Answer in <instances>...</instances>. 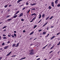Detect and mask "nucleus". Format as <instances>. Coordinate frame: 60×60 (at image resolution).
Instances as JSON below:
<instances>
[{
  "mask_svg": "<svg viewBox=\"0 0 60 60\" xmlns=\"http://www.w3.org/2000/svg\"><path fill=\"white\" fill-rule=\"evenodd\" d=\"M23 13H21L19 16V17L20 18V17H22L23 15Z\"/></svg>",
  "mask_w": 60,
  "mask_h": 60,
  "instance_id": "nucleus-1",
  "label": "nucleus"
},
{
  "mask_svg": "<svg viewBox=\"0 0 60 60\" xmlns=\"http://www.w3.org/2000/svg\"><path fill=\"white\" fill-rule=\"evenodd\" d=\"M51 5L53 7H54V2H52Z\"/></svg>",
  "mask_w": 60,
  "mask_h": 60,
  "instance_id": "nucleus-2",
  "label": "nucleus"
},
{
  "mask_svg": "<svg viewBox=\"0 0 60 60\" xmlns=\"http://www.w3.org/2000/svg\"><path fill=\"white\" fill-rule=\"evenodd\" d=\"M34 53L33 52H31L29 53V54L31 55H34Z\"/></svg>",
  "mask_w": 60,
  "mask_h": 60,
  "instance_id": "nucleus-3",
  "label": "nucleus"
},
{
  "mask_svg": "<svg viewBox=\"0 0 60 60\" xmlns=\"http://www.w3.org/2000/svg\"><path fill=\"white\" fill-rule=\"evenodd\" d=\"M58 1V0H56L55 1V4H58V2H57Z\"/></svg>",
  "mask_w": 60,
  "mask_h": 60,
  "instance_id": "nucleus-4",
  "label": "nucleus"
},
{
  "mask_svg": "<svg viewBox=\"0 0 60 60\" xmlns=\"http://www.w3.org/2000/svg\"><path fill=\"white\" fill-rule=\"evenodd\" d=\"M29 51L30 52H33L34 51V49H32L31 50H29Z\"/></svg>",
  "mask_w": 60,
  "mask_h": 60,
  "instance_id": "nucleus-5",
  "label": "nucleus"
},
{
  "mask_svg": "<svg viewBox=\"0 0 60 60\" xmlns=\"http://www.w3.org/2000/svg\"><path fill=\"white\" fill-rule=\"evenodd\" d=\"M9 47V46L8 45L5 47L4 48V49H7Z\"/></svg>",
  "mask_w": 60,
  "mask_h": 60,
  "instance_id": "nucleus-6",
  "label": "nucleus"
},
{
  "mask_svg": "<svg viewBox=\"0 0 60 60\" xmlns=\"http://www.w3.org/2000/svg\"><path fill=\"white\" fill-rule=\"evenodd\" d=\"M11 52H10L9 53V54H7V56H9V55H11Z\"/></svg>",
  "mask_w": 60,
  "mask_h": 60,
  "instance_id": "nucleus-7",
  "label": "nucleus"
},
{
  "mask_svg": "<svg viewBox=\"0 0 60 60\" xmlns=\"http://www.w3.org/2000/svg\"><path fill=\"white\" fill-rule=\"evenodd\" d=\"M30 4L31 5H36V3H34L33 4Z\"/></svg>",
  "mask_w": 60,
  "mask_h": 60,
  "instance_id": "nucleus-8",
  "label": "nucleus"
},
{
  "mask_svg": "<svg viewBox=\"0 0 60 60\" xmlns=\"http://www.w3.org/2000/svg\"><path fill=\"white\" fill-rule=\"evenodd\" d=\"M39 17L38 18L39 19H41V14H40L39 15Z\"/></svg>",
  "mask_w": 60,
  "mask_h": 60,
  "instance_id": "nucleus-9",
  "label": "nucleus"
},
{
  "mask_svg": "<svg viewBox=\"0 0 60 60\" xmlns=\"http://www.w3.org/2000/svg\"><path fill=\"white\" fill-rule=\"evenodd\" d=\"M19 43H18L16 45V46L15 47H19Z\"/></svg>",
  "mask_w": 60,
  "mask_h": 60,
  "instance_id": "nucleus-10",
  "label": "nucleus"
},
{
  "mask_svg": "<svg viewBox=\"0 0 60 60\" xmlns=\"http://www.w3.org/2000/svg\"><path fill=\"white\" fill-rule=\"evenodd\" d=\"M55 36H54L52 37L51 38V40H52L53 39H54V38H55Z\"/></svg>",
  "mask_w": 60,
  "mask_h": 60,
  "instance_id": "nucleus-11",
  "label": "nucleus"
},
{
  "mask_svg": "<svg viewBox=\"0 0 60 60\" xmlns=\"http://www.w3.org/2000/svg\"><path fill=\"white\" fill-rule=\"evenodd\" d=\"M35 15H35H36V14L35 13H33V14H31V16H33V15Z\"/></svg>",
  "mask_w": 60,
  "mask_h": 60,
  "instance_id": "nucleus-12",
  "label": "nucleus"
},
{
  "mask_svg": "<svg viewBox=\"0 0 60 60\" xmlns=\"http://www.w3.org/2000/svg\"><path fill=\"white\" fill-rule=\"evenodd\" d=\"M49 34H47V35L46 36H45V38L46 37V38H47V37H48V36H49Z\"/></svg>",
  "mask_w": 60,
  "mask_h": 60,
  "instance_id": "nucleus-13",
  "label": "nucleus"
},
{
  "mask_svg": "<svg viewBox=\"0 0 60 60\" xmlns=\"http://www.w3.org/2000/svg\"><path fill=\"white\" fill-rule=\"evenodd\" d=\"M34 31L32 32L30 34V35H32V34H34Z\"/></svg>",
  "mask_w": 60,
  "mask_h": 60,
  "instance_id": "nucleus-14",
  "label": "nucleus"
},
{
  "mask_svg": "<svg viewBox=\"0 0 60 60\" xmlns=\"http://www.w3.org/2000/svg\"><path fill=\"white\" fill-rule=\"evenodd\" d=\"M48 23V22H46V23L45 24H44V25H43V26L44 27V26H45V25H47V23Z\"/></svg>",
  "mask_w": 60,
  "mask_h": 60,
  "instance_id": "nucleus-15",
  "label": "nucleus"
},
{
  "mask_svg": "<svg viewBox=\"0 0 60 60\" xmlns=\"http://www.w3.org/2000/svg\"><path fill=\"white\" fill-rule=\"evenodd\" d=\"M45 16V15L44 14H43L42 15V18H43Z\"/></svg>",
  "mask_w": 60,
  "mask_h": 60,
  "instance_id": "nucleus-16",
  "label": "nucleus"
},
{
  "mask_svg": "<svg viewBox=\"0 0 60 60\" xmlns=\"http://www.w3.org/2000/svg\"><path fill=\"white\" fill-rule=\"evenodd\" d=\"M32 10H34V11H35V8H34L33 9H31V11H32Z\"/></svg>",
  "mask_w": 60,
  "mask_h": 60,
  "instance_id": "nucleus-17",
  "label": "nucleus"
},
{
  "mask_svg": "<svg viewBox=\"0 0 60 60\" xmlns=\"http://www.w3.org/2000/svg\"><path fill=\"white\" fill-rule=\"evenodd\" d=\"M17 17V15H15L13 16L14 18H16Z\"/></svg>",
  "mask_w": 60,
  "mask_h": 60,
  "instance_id": "nucleus-18",
  "label": "nucleus"
},
{
  "mask_svg": "<svg viewBox=\"0 0 60 60\" xmlns=\"http://www.w3.org/2000/svg\"><path fill=\"white\" fill-rule=\"evenodd\" d=\"M54 47V45H53L52 46V47L50 49H52V48H53Z\"/></svg>",
  "mask_w": 60,
  "mask_h": 60,
  "instance_id": "nucleus-19",
  "label": "nucleus"
},
{
  "mask_svg": "<svg viewBox=\"0 0 60 60\" xmlns=\"http://www.w3.org/2000/svg\"><path fill=\"white\" fill-rule=\"evenodd\" d=\"M37 25H35L34 26V29L35 28H36V27H37Z\"/></svg>",
  "mask_w": 60,
  "mask_h": 60,
  "instance_id": "nucleus-20",
  "label": "nucleus"
},
{
  "mask_svg": "<svg viewBox=\"0 0 60 60\" xmlns=\"http://www.w3.org/2000/svg\"><path fill=\"white\" fill-rule=\"evenodd\" d=\"M16 46V44H14L12 46V47H15Z\"/></svg>",
  "mask_w": 60,
  "mask_h": 60,
  "instance_id": "nucleus-21",
  "label": "nucleus"
},
{
  "mask_svg": "<svg viewBox=\"0 0 60 60\" xmlns=\"http://www.w3.org/2000/svg\"><path fill=\"white\" fill-rule=\"evenodd\" d=\"M48 8L49 9H51L52 8H51L50 6H49Z\"/></svg>",
  "mask_w": 60,
  "mask_h": 60,
  "instance_id": "nucleus-22",
  "label": "nucleus"
},
{
  "mask_svg": "<svg viewBox=\"0 0 60 60\" xmlns=\"http://www.w3.org/2000/svg\"><path fill=\"white\" fill-rule=\"evenodd\" d=\"M46 32H43V34H44V35H45V34H46Z\"/></svg>",
  "mask_w": 60,
  "mask_h": 60,
  "instance_id": "nucleus-23",
  "label": "nucleus"
},
{
  "mask_svg": "<svg viewBox=\"0 0 60 60\" xmlns=\"http://www.w3.org/2000/svg\"><path fill=\"white\" fill-rule=\"evenodd\" d=\"M12 20V19H9L7 20L8 21H10V20Z\"/></svg>",
  "mask_w": 60,
  "mask_h": 60,
  "instance_id": "nucleus-24",
  "label": "nucleus"
},
{
  "mask_svg": "<svg viewBox=\"0 0 60 60\" xmlns=\"http://www.w3.org/2000/svg\"><path fill=\"white\" fill-rule=\"evenodd\" d=\"M36 16H35L33 18V19L34 20V19H36Z\"/></svg>",
  "mask_w": 60,
  "mask_h": 60,
  "instance_id": "nucleus-25",
  "label": "nucleus"
},
{
  "mask_svg": "<svg viewBox=\"0 0 60 60\" xmlns=\"http://www.w3.org/2000/svg\"><path fill=\"white\" fill-rule=\"evenodd\" d=\"M49 17H50L49 16H48L46 19V20H47L49 18Z\"/></svg>",
  "mask_w": 60,
  "mask_h": 60,
  "instance_id": "nucleus-26",
  "label": "nucleus"
},
{
  "mask_svg": "<svg viewBox=\"0 0 60 60\" xmlns=\"http://www.w3.org/2000/svg\"><path fill=\"white\" fill-rule=\"evenodd\" d=\"M20 2V1L19 0H18L17 2V3L18 4H19V3Z\"/></svg>",
  "mask_w": 60,
  "mask_h": 60,
  "instance_id": "nucleus-27",
  "label": "nucleus"
},
{
  "mask_svg": "<svg viewBox=\"0 0 60 60\" xmlns=\"http://www.w3.org/2000/svg\"><path fill=\"white\" fill-rule=\"evenodd\" d=\"M53 16H52V17L50 18V19H52L53 18Z\"/></svg>",
  "mask_w": 60,
  "mask_h": 60,
  "instance_id": "nucleus-28",
  "label": "nucleus"
},
{
  "mask_svg": "<svg viewBox=\"0 0 60 60\" xmlns=\"http://www.w3.org/2000/svg\"><path fill=\"white\" fill-rule=\"evenodd\" d=\"M3 39H7L6 38V37H4L3 38Z\"/></svg>",
  "mask_w": 60,
  "mask_h": 60,
  "instance_id": "nucleus-29",
  "label": "nucleus"
},
{
  "mask_svg": "<svg viewBox=\"0 0 60 60\" xmlns=\"http://www.w3.org/2000/svg\"><path fill=\"white\" fill-rule=\"evenodd\" d=\"M26 58V57H24V58H21V59H25Z\"/></svg>",
  "mask_w": 60,
  "mask_h": 60,
  "instance_id": "nucleus-30",
  "label": "nucleus"
},
{
  "mask_svg": "<svg viewBox=\"0 0 60 60\" xmlns=\"http://www.w3.org/2000/svg\"><path fill=\"white\" fill-rule=\"evenodd\" d=\"M7 27V26H5L4 27L2 28L3 29H4V28H6V27Z\"/></svg>",
  "mask_w": 60,
  "mask_h": 60,
  "instance_id": "nucleus-31",
  "label": "nucleus"
},
{
  "mask_svg": "<svg viewBox=\"0 0 60 60\" xmlns=\"http://www.w3.org/2000/svg\"><path fill=\"white\" fill-rule=\"evenodd\" d=\"M10 15H8V16H6V18H9V17H10Z\"/></svg>",
  "mask_w": 60,
  "mask_h": 60,
  "instance_id": "nucleus-32",
  "label": "nucleus"
},
{
  "mask_svg": "<svg viewBox=\"0 0 60 60\" xmlns=\"http://www.w3.org/2000/svg\"><path fill=\"white\" fill-rule=\"evenodd\" d=\"M7 6H8V5H6L4 6V7H5V8H6V7H7Z\"/></svg>",
  "mask_w": 60,
  "mask_h": 60,
  "instance_id": "nucleus-33",
  "label": "nucleus"
},
{
  "mask_svg": "<svg viewBox=\"0 0 60 60\" xmlns=\"http://www.w3.org/2000/svg\"><path fill=\"white\" fill-rule=\"evenodd\" d=\"M14 36L16 37V36H17V35H16V34H14Z\"/></svg>",
  "mask_w": 60,
  "mask_h": 60,
  "instance_id": "nucleus-34",
  "label": "nucleus"
},
{
  "mask_svg": "<svg viewBox=\"0 0 60 60\" xmlns=\"http://www.w3.org/2000/svg\"><path fill=\"white\" fill-rule=\"evenodd\" d=\"M57 6L58 7H60V4H59L57 5Z\"/></svg>",
  "mask_w": 60,
  "mask_h": 60,
  "instance_id": "nucleus-35",
  "label": "nucleus"
},
{
  "mask_svg": "<svg viewBox=\"0 0 60 60\" xmlns=\"http://www.w3.org/2000/svg\"><path fill=\"white\" fill-rule=\"evenodd\" d=\"M2 45L3 46H4V43H3Z\"/></svg>",
  "mask_w": 60,
  "mask_h": 60,
  "instance_id": "nucleus-36",
  "label": "nucleus"
},
{
  "mask_svg": "<svg viewBox=\"0 0 60 60\" xmlns=\"http://www.w3.org/2000/svg\"><path fill=\"white\" fill-rule=\"evenodd\" d=\"M52 52H53V51H51L50 52H49V53L51 54V53H52Z\"/></svg>",
  "mask_w": 60,
  "mask_h": 60,
  "instance_id": "nucleus-37",
  "label": "nucleus"
},
{
  "mask_svg": "<svg viewBox=\"0 0 60 60\" xmlns=\"http://www.w3.org/2000/svg\"><path fill=\"white\" fill-rule=\"evenodd\" d=\"M19 11H18L17 12H16V13L17 14H18V13H19Z\"/></svg>",
  "mask_w": 60,
  "mask_h": 60,
  "instance_id": "nucleus-38",
  "label": "nucleus"
},
{
  "mask_svg": "<svg viewBox=\"0 0 60 60\" xmlns=\"http://www.w3.org/2000/svg\"><path fill=\"white\" fill-rule=\"evenodd\" d=\"M30 10H29L27 12V13L28 14L29 13V12H30Z\"/></svg>",
  "mask_w": 60,
  "mask_h": 60,
  "instance_id": "nucleus-39",
  "label": "nucleus"
},
{
  "mask_svg": "<svg viewBox=\"0 0 60 60\" xmlns=\"http://www.w3.org/2000/svg\"><path fill=\"white\" fill-rule=\"evenodd\" d=\"M10 41H8V42H7V43H8V44H9V43H10Z\"/></svg>",
  "mask_w": 60,
  "mask_h": 60,
  "instance_id": "nucleus-40",
  "label": "nucleus"
},
{
  "mask_svg": "<svg viewBox=\"0 0 60 60\" xmlns=\"http://www.w3.org/2000/svg\"><path fill=\"white\" fill-rule=\"evenodd\" d=\"M60 34V32L57 34V35H59V34Z\"/></svg>",
  "mask_w": 60,
  "mask_h": 60,
  "instance_id": "nucleus-41",
  "label": "nucleus"
},
{
  "mask_svg": "<svg viewBox=\"0 0 60 60\" xmlns=\"http://www.w3.org/2000/svg\"><path fill=\"white\" fill-rule=\"evenodd\" d=\"M41 21V19L40 21L38 22V23H40V22Z\"/></svg>",
  "mask_w": 60,
  "mask_h": 60,
  "instance_id": "nucleus-42",
  "label": "nucleus"
},
{
  "mask_svg": "<svg viewBox=\"0 0 60 60\" xmlns=\"http://www.w3.org/2000/svg\"><path fill=\"white\" fill-rule=\"evenodd\" d=\"M21 21H24V20L23 19H21Z\"/></svg>",
  "mask_w": 60,
  "mask_h": 60,
  "instance_id": "nucleus-43",
  "label": "nucleus"
},
{
  "mask_svg": "<svg viewBox=\"0 0 60 60\" xmlns=\"http://www.w3.org/2000/svg\"><path fill=\"white\" fill-rule=\"evenodd\" d=\"M42 31V30H38V32H41Z\"/></svg>",
  "mask_w": 60,
  "mask_h": 60,
  "instance_id": "nucleus-44",
  "label": "nucleus"
},
{
  "mask_svg": "<svg viewBox=\"0 0 60 60\" xmlns=\"http://www.w3.org/2000/svg\"><path fill=\"white\" fill-rule=\"evenodd\" d=\"M26 5H28V3L27 2L26 3Z\"/></svg>",
  "mask_w": 60,
  "mask_h": 60,
  "instance_id": "nucleus-45",
  "label": "nucleus"
},
{
  "mask_svg": "<svg viewBox=\"0 0 60 60\" xmlns=\"http://www.w3.org/2000/svg\"><path fill=\"white\" fill-rule=\"evenodd\" d=\"M23 33H25V32H26V31L25 30H23Z\"/></svg>",
  "mask_w": 60,
  "mask_h": 60,
  "instance_id": "nucleus-46",
  "label": "nucleus"
},
{
  "mask_svg": "<svg viewBox=\"0 0 60 60\" xmlns=\"http://www.w3.org/2000/svg\"><path fill=\"white\" fill-rule=\"evenodd\" d=\"M60 45L59 43H58V44H57V46H58V45Z\"/></svg>",
  "mask_w": 60,
  "mask_h": 60,
  "instance_id": "nucleus-47",
  "label": "nucleus"
},
{
  "mask_svg": "<svg viewBox=\"0 0 60 60\" xmlns=\"http://www.w3.org/2000/svg\"><path fill=\"white\" fill-rule=\"evenodd\" d=\"M14 33H17V32L16 31H14Z\"/></svg>",
  "mask_w": 60,
  "mask_h": 60,
  "instance_id": "nucleus-48",
  "label": "nucleus"
},
{
  "mask_svg": "<svg viewBox=\"0 0 60 60\" xmlns=\"http://www.w3.org/2000/svg\"><path fill=\"white\" fill-rule=\"evenodd\" d=\"M23 5V4H22V5H20V7H21V6H22Z\"/></svg>",
  "mask_w": 60,
  "mask_h": 60,
  "instance_id": "nucleus-49",
  "label": "nucleus"
},
{
  "mask_svg": "<svg viewBox=\"0 0 60 60\" xmlns=\"http://www.w3.org/2000/svg\"><path fill=\"white\" fill-rule=\"evenodd\" d=\"M3 36H6V35H3Z\"/></svg>",
  "mask_w": 60,
  "mask_h": 60,
  "instance_id": "nucleus-50",
  "label": "nucleus"
},
{
  "mask_svg": "<svg viewBox=\"0 0 60 60\" xmlns=\"http://www.w3.org/2000/svg\"><path fill=\"white\" fill-rule=\"evenodd\" d=\"M25 8H24L22 9V10H25Z\"/></svg>",
  "mask_w": 60,
  "mask_h": 60,
  "instance_id": "nucleus-51",
  "label": "nucleus"
},
{
  "mask_svg": "<svg viewBox=\"0 0 60 60\" xmlns=\"http://www.w3.org/2000/svg\"><path fill=\"white\" fill-rule=\"evenodd\" d=\"M11 6V5H10L9 6V7H10V6Z\"/></svg>",
  "mask_w": 60,
  "mask_h": 60,
  "instance_id": "nucleus-52",
  "label": "nucleus"
},
{
  "mask_svg": "<svg viewBox=\"0 0 60 60\" xmlns=\"http://www.w3.org/2000/svg\"><path fill=\"white\" fill-rule=\"evenodd\" d=\"M12 37H13V38H14V36L13 35V36H12Z\"/></svg>",
  "mask_w": 60,
  "mask_h": 60,
  "instance_id": "nucleus-53",
  "label": "nucleus"
},
{
  "mask_svg": "<svg viewBox=\"0 0 60 60\" xmlns=\"http://www.w3.org/2000/svg\"><path fill=\"white\" fill-rule=\"evenodd\" d=\"M3 31H6V29L4 30H3Z\"/></svg>",
  "mask_w": 60,
  "mask_h": 60,
  "instance_id": "nucleus-54",
  "label": "nucleus"
},
{
  "mask_svg": "<svg viewBox=\"0 0 60 60\" xmlns=\"http://www.w3.org/2000/svg\"><path fill=\"white\" fill-rule=\"evenodd\" d=\"M2 57H0V60H1V59H2Z\"/></svg>",
  "mask_w": 60,
  "mask_h": 60,
  "instance_id": "nucleus-55",
  "label": "nucleus"
},
{
  "mask_svg": "<svg viewBox=\"0 0 60 60\" xmlns=\"http://www.w3.org/2000/svg\"><path fill=\"white\" fill-rule=\"evenodd\" d=\"M45 48H46V47L45 46L43 48V49H45Z\"/></svg>",
  "mask_w": 60,
  "mask_h": 60,
  "instance_id": "nucleus-56",
  "label": "nucleus"
},
{
  "mask_svg": "<svg viewBox=\"0 0 60 60\" xmlns=\"http://www.w3.org/2000/svg\"><path fill=\"white\" fill-rule=\"evenodd\" d=\"M16 56V55L13 56L14 57H15V56Z\"/></svg>",
  "mask_w": 60,
  "mask_h": 60,
  "instance_id": "nucleus-57",
  "label": "nucleus"
},
{
  "mask_svg": "<svg viewBox=\"0 0 60 60\" xmlns=\"http://www.w3.org/2000/svg\"><path fill=\"white\" fill-rule=\"evenodd\" d=\"M37 39V38H36L34 39V40H36Z\"/></svg>",
  "mask_w": 60,
  "mask_h": 60,
  "instance_id": "nucleus-58",
  "label": "nucleus"
},
{
  "mask_svg": "<svg viewBox=\"0 0 60 60\" xmlns=\"http://www.w3.org/2000/svg\"><path fill=\"white\" fill-rule=\"evenodd\" d=\"M37 39V38H36L34 39V40H36Z\"/></svg>",
  "mask_w": 60,
  "mask_h": 60,
  "instance_id": "nucleus-59",
  "label": "nucleus"
},
{
  "mask_svg": "<svg viewBox=\"0 0 60 60\" xmlns=\"http://www.w3.org/2000/svg\"><path fill=\"white\" fill-rule=\"evenodd\" d=\"M37 39V38H36L34 39V40H36Z\"/></svg>",
  "mask_w": 60,
  "mask_h": 60,
  "instance_id": "nucleus-60",
  "label": "nucleus"
},
{
  "mask_svg": "<svg viewBox=\"0 0 60 60\" xmlns=\"http://www.w3.org/2000/svg\"><path fill=\"white\" fill-rule=\"evenodd\" d=\"M37 39V38H36L34 39V40H36Z\"/></svg>",
  "mask_w": 60,
  "mask_h": 60,
  "instance_id": "nucleus-61",
  "label": "nucleus"
},
{
  "mask_svg": "<svg viewBox=\"0 0 60 60\" xmlns=\"http://www.w3.org/2000/svg\"><path fill=\"white\" fill-rule=\"evenodd\" d=\"M10 11V9H8V11Z\"/></svg>",
  "mask_w": 60,
  "mask_h": 60,
  "instance_id": "nucleus-62",
  "label": "nucleus"
},
{
  "mask_svg": "<svg viewBox=\"0 0 60 60\" xmlns=\"http://www.w3.org/2000/svg\"><path fill=\"white\" fill-rule=\"evenodd\" d=\"M34 20L33 19H32L31 20H32V21H34Z\"/></svg>",
  "mask_w": 60,
  "mask_h": 60,
  "instance_id": "nucleus-63",
  "label": "nucleus"
},
{
  "mask_svg": "<svg viewBox=\"0 0 60 60\" xmlns=\"http://www.w3.org/2000/svg\"><path fill=\"white\" fill-rule=\"evenodd\" d=\"M8 37H10V35H8Z\"/></svg>",
  "mask_w": 60,
  "mask_h": 60,
  "instance_id": "nucleus-64",
  "label": "nucleus"
}]
</instances>
